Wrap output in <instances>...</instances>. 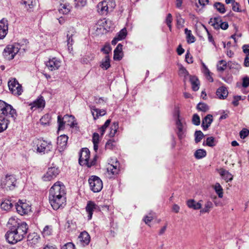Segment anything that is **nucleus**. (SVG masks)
<instances>
[{
	"label": "nucleus",
	"instance_id": "obj_1",
	"mask_svg": "<svg viewBox=\"0 0 249 249\" xmlns=\"http://www.w3.org/2000/svg\"><path fill=\"white\" fill-rule=\"evenodd\" d=\"M17 115L16 109L11 105L0 100V116H2L7 120L11 119L15 121Z\"/></svg>",
	"mask_w": 249,
	"mask_h": 249
},
{
	"label": "nucleus",
	"instance_id": "obj_2",
	"mask_svg": "<svg viewBox=\"0 0 249 249\" xmlns=\"http://www.w3.org/2000/svg\"><path fill=\"white\" fill-rule=\"evenodd\" d=\"M8 225H11L12 227H15L21 236L25 237L28 230V225L24 221L18 219L15 216H12L9 219Z\"/></svg>",
	"mask_w": 249,
	"mask_h": 249
},
{
	"label": "nucleus",
	"instance_id": "obj_3",
	"mask_svg": "<svg viewBox=\"0 0 249 249\" xmlns=\"http://www.w3.org/2000/svg\"><path fill=\"white\" fill-rule=\"evenodd\" d=\"M9 230L6 232L5 237L7 242L11 244H15L23 239V236L21 235L19 232L16 230L15 227H12L8 225Z\"/></svg>",
	"mask_w": 249,
	"mask_h": 249
},
{
	"label": "nucleus",
	"instance_id": "obj_4",
	"mask_svg": "<svg viewBox=\"0 0 249 249\" xmlns=\"http://www.w3.org/2000/svg\"><path fill=\"white\" fill-rule=\"evenodd\" d=\"M115 6L114 0H104L98 4L97 8L98 13L104 15L112 11Z\"/></svg>",
	"mask_w": 249,
	"mask_h": 249
},
{
	"label": "nucleus",
	"instance_id": "obj_5",
	"mask_svg": "<svg viewBox=\"0 0 249 249\" xmlns=\"http://www.w3.org/2000/svg\"><path fill=\"white\" fill-rule=\"evenodd\" d=\"M68 122V125L71 127H74L77 125L75 117L72 115H66L63 118L60 115L57 117V123L58 124V130H63L64 128L65 124Z\"/></svg>",
	"mask_w": 249,
	"mask_h": 249
},
{
	"label": "nucleus",
	"instance_id": "obj_6",
	"mask_svg": "<svg viewBox=\"0 0 249 249\" xmlns=\"http://www.w3.org/2000/svg\"><path fill=\"white\" fill-rule=\"evenodd\" d=\"M19 45L18 43L9 44L4 49L3 55L6 59L12 60L19 52Z\"/></svg>",
	"mask_w": 249,
	"mask_h": 249
},
{
	"label": "nucleus",
	"instance_id": "obj_7",
	"mask_svg": "<svg viewBox=\"0 0 249 249\" xmlns=\"http://www.w3.org/2000/svg\"><path fill=\"white\" fill-rule=\"evenodd\" d=\"M49 202L53 209L58 210L66 202V196H60L49 193Z\"/></svg>",
	"mask_w": 249,
	"mask_h": 249
},
{
	"label": "nucleus",
	"instance_id": "obj_8",
	"mask_svg": "<svg viewBox=\"0 0 249 249\" xmlns=\"http://www.w3.org/2000/svg\"><path fill=\"white\" fill-rule=\"evenodd\" d=\"M90 152L88 148H83L81 150L79 159V163L81 165H86L90 167L95 164L96 160L89 161Z\"/></svg>",
	"mask_w": 249,
	"mask_h": 249
},
{
	"label": "nucleus",
	"instance_id": "obj_9",
	"mask_svg": "<svg viewBox=\"0 0 249 249\" xmlns=\"http://www.w3.org/2000/svg\"><path fill=\"white\" fill-rule=\"evenodd\" d=\"M17 179L13 175H6L1 179V186L3 188L12 190L16 185Z\"/></svg>",
	"mask_w": 249,
	"mask_h": 249
},
{
	"label": "nucleus",
	"instance_id": "obj_10",
	"mask_svg": "<svg viewBox=\"0 0 249 249\" xmlns=\"http://www.w3.org/2000/svg\"><path fill=\"white\" fill-rule=\"evenodd\" d=\"M90 189L94 193L100 192L103 188V182L97 176H92L89 179Z\"/></svg>",
	"mask_w": 249,
	"mask_h": 249
},
{
	"label": "nucleus",
	"instance_id": "obj_11",
	"mask_svg": "<svg viewBox=\"0 0 249 249\" xmlns=\"http://www.w3.org/2000/svg\"><path fill=\"white\" fill-rule=\"evenodd\" d=\"M177 126V134L178 138L181 140L185 136V123L180 118L179 111H177V120L176 122Z\"/></svg>",
	"mask_w": 249,
	"mask_h": 249
},
{
	"label": "nucleus",
	"instance_id": "obj_12",
	"mask_svg": "<svg viewBox=\"0 0 249 249\" xmlns=\"http://www.w3.org/2000/svg\"><path fill=\"white\" fill-rule=\"evenodd\" d=\"M8 86L9 90L13 94L18 96L22 94L23 92L22 86L16 78L10 80Z\"/></svg>",
	"mask_w": 249,
	"mask_h": 249
},
{
	"label": "nucleus",
	"instance_id": "obj_13",
	"mask_svg": "<svg viewBox=\"0 0 249 249\" xmlns=\"http://www.w3.org/2000/svg\"><path fill=\"white\" fill-rule=\"evenodd\" d=\"M49 193L66 196L65 187L62 182L57 181L50 188Z\"/></svg>",
	"mask_w": 249,
	"mask_h": 249
},
{
	"label": "nucleus",
	"instance_id": "obj_14",
	"mask_svg": "<svg viewBox=\"0 0 249 249\" xmlns=\"http://www.w3.org/2000/svg\"><path fill=\"white\" fill-rule=\"evenodd\" d=\"M15 207L17 212L21 215L27 214L31 211V206L20 200L15 203Z\"/></svg>",
	"mask_w": 249,
	"mask_h": 249
},
{
	"label": "nucleus",
	"instance_id": "obj_15",
	"mask_svg": "<svg viewBox=\"0 0 249 249\" xmlns=\"http://www.w3.org/2000/svg\"><path fill=\"white\" fill-rule=\"evenodd\" d=\"M59 171L55 167L49 168L47 173L43 176L42 178L44 181H50L55 178L59 174Z\"/></svg>",
	"mask_w": 249,
	"mask_h": 249
},
{
	"label": "nucleus",
	"instance_id": "obj_16",
	"mask_svg": "<svg viewBox=\"0 0 249 249\" xmlns=\"http://www.w3.org/2000/svg\"><path fill=\"white\" fill-rule=\"evenodd\" d=\"M46 65L51 71L57 70L61 66V61L58 59L53 57L50 59L46 62Z\"/></svg>",
	"mask_w": 249,
	"mask_h": 249
},
{
	"label": "nucleus",
	"instance_id": "obj_17",
	"mask_svg": "<svg viewBox=\"0 0 249 249\" xmlns=\"http://www.w3.org/2000/svg\"><path fill=\"white\" fill-rule=\"evenodd\" d=\"M99 208L98 206L96 204L91 201L88 202L87 206L86 207V210L88 213V220L91 219L93 212Z\"/></svg>",
	"mask_w": 249,
	"mask_h": 249
},
{
	"label": "nucleus",
	"instance_id": "obj_18",
	"mask_svg": "<svg viewBox=\"0 0 249 249\" xmlns=\"http://www.w3.org/2000/svg\"><path fill=\"white\" fill-rule=\"evenodd\" d=\"M68 137L66 135H61L57 138V148L61 152L66 147Z\"/></svg>",
	"mask_w": 249,
	"mask_h": 249
},
{
	"label": "nucleus",
	"instance_id": "obj_19",
	"mask_svg": "<svg viewBox=\"0 0 249 249\" xmlns=\"http://www.w3.org/2000/svg\"><path fill=\"white\" fill-rule=\"evenodd\" d=\"M8 21L2 18L0 20V39L4 38L8 33Z\"/></svg>",
	"mask_w": 249,
	"mask_h": 249
},
{
	"label": "nucleus",
	"instance_id": "obj_20",
	"mask_svg": "<svg viewBox=\"0 0 249 249\" xmlns=\"http://www.w3.org/2000/svg\"><path fill=\"white\" fill-rule=\"evenodd\" d=\"M40 236L36 232L30 233L27 236V242L31 246L37 244L40 240Z\"/></svg>",
	"mask_w": 249,
	"mask_h": 249
},
{
	"label": "nucleus",
	"instance_id": "obj_21",
	"mask_svg": "<svg viewBox=\"0 0 249 249\" xmlns=\"http://www.w3.org/2000/svg\"><path fill=\"white\" fill-rule=\"evenodd\" d=\"M52 146L51 142H47L43 141L41 142L38 145L37 151L39 153L43 152V153H47L51 150Z\"/></svg>",
	"mask_w": 249,
	"mask_h": 249
},
{
	"label": "nucleus",
	"instance_id": "obj_22",
	"mask_svg": "<svg viewBox=\"0 0 249 249\" xmlns=\"http://www.w3.org/2000/svg\"><path fill=\"white\" fill-rule=\"evenodd\" d=\"M45 105V102L42 97L38 98L33 103L30 104L31 106V109L32 110H35L36 109L39 108H44Z\"/></svg>",
	"mask_w": 249,
	"mask_h": 249
},
{
	"label": "nucleus",
	"instance_id": "obj_23",
	"mask_svg": "<svg viewBox=\"0 0 249 249\" xmlns=\"http://www.w3.org/2000/svg\"><path fill=\"white\" fill-rule=\"evenodd\" d=\"M90 108L94 120H96L99 117L104 116L106 114L105 110L98 109L95 106H90Z\"/></svg>",
	"mask_w": 249,
	"mask_h": 249
},
{
	"label": "nucleus",
	"instance_id": "obj_24",
	"mask_svg": "<svg viewBox=\"0 0 249 249\" xmlns=\"http://www.w3.org/2000/svg\"><path fill=\"white\" fill-rule=\"evenodd\" d=\"M78 239L83 246L88 245L90 240L89 234L86 231L82 232L78 236Z\"/></svg>",
	"mask_w": 249,
	"mask_h": 249
},
{
	"label": "nucleus",
	"instance_id": "obj_25",
	"mask_svg": "<svg viewBox=\"0 0 249 249\" xmlns=\"http://www.w3.org/2000/svg\"><path fill=\"white\" fill-rule=\"evenodd\" d=\"M107 172L108 174L112 175H116L119 171V163L118 161L113 164H108L107 168Z\"/></svg>",
	"mask_w": 249,
	"mask_h": 249
},
{
	"label": "nucleus",
	"instance_id": "obj_26",
	"mask_svg": "<svg viewBox=\"0 0 249 249\" xmlns=\"http://www.w3.org/2000/svg\"><path fill=\"white\" fill-rule=\"evenodd\" d=\"M213 122V116L208 114L202 120V127L204 130H206L210 126Z\"/></svg>",
	"mask_w": 249,
	"mask_h": 249
},
{
	"label": "nucleus",
	"instance_id": "obj_27",
	"mask_svg": "<svg viewBox=\"0 0 249 249\" xmlns=\"http://www.w3.org/2000/svg\"><path fill=\"white\" fill-rule=\"evenodd\" d=\"M202 200L199 202H196L194 199H189L187 201V205L190 208L193 209L194 210H199L201 208L202 204L200 203Z\"/></svg>",
	"mask_w": 249,
	"mask_h": 249
},
{
	"label": "nucleus",
	"instance_id": "obj_28",
	"mask_svg": "<svg viewBox=\"0 0 249 249\" xmlns=\"http://www.w3.org/2000/svg\"><path fill=\"white\" fill-rule=\"evenodd\" d=\"M221 21V17L217 16L213 18H211L209 21V24L213 26L215 29L218 30L219 24Z\"/></svg>",
	"mask_w": 249,
	"mask_h": 249
},
{
	"label": "nucleus",
	"instance_id": "obj_29",
	"mask_svg": "<svg viewBox=\"0 0 249 249\" xmlns=\"http://www.w3.org/2000/svg\"><path fill=\"white\" fill-rule=\"evenodd\" d=\"M228 94V91L227 88L225 87L219 88L216 91V95L219 99H224L227 97Z\"/></svg>",
	"mask_w": 249,
	"mask_h": 249
},
{
	"label": "nucleus",
	"instance_id": "obj_30",
	"mask_svg": "<svg viewBox=\"0 0 249 249\" xmlns=\"http://www.w3.org/2000/svg\"><path fill=\"white\" fill-rule=\"evenodd\" d=\"M10 123V120L5 118L2 116H0V133L5 130Z\"/></svg>",
	"mask_w": 249,
	"mask_h": 249
},
{
	"label": "nucleus",
	"instance_id": "obj_31",
	"mask_svg": "<svg viewBox=\"0 0 249 249\" xmlns=\"http://www.w3.org/2000/svg\"><path fill=\"white\" fill-rule=\"evenodd\" d=\"M21 3L28 11H31L36 4V0H21Z\"/></svg>",
	"mask_w": 249,
	"mask_h": 249
},
{
	"label": "nucleus",
	"instance_id": "obj_32",
	"mask_svg": "<svg viewBox=\"0 0 249 249\" xmlns=\"http://www.w3.org/2000/svg\"><path fill=\"white\" fill-rule=\"evenodd\" d=\"M190 80L194 91H197L199 89V82L197 78L195 76L190 75Z\"/></svg>",
	"mask_w": 249,
	"mask_h": 249
},
{
	"label": "nucleus",
	"instance_id": "obj_33",
	"mask_svg": "<svg viewBox=\"0 0 249 249\" xmlns=\"http://www.w3.org/2000/svg\"><path fill=\"white\" fill-rule=\"evenodd\" d=\"M13 206V203L11 199H5L3 200L0 205L1 208L5 211L9 210Z\"/></svg>",
	"mask_w": 249,
	"mask_h": 249
},
{
	"label": "nucleus",
	"instance_id": "obj_34",
	"mask_svg": "<svg viewBox=\"0 0 249 249\" xmlns=\"http://www.w3.org/2000/svg\"><path fill=\"white\" fill-rule=\"evenodd\" d=\"M220 175L226 181V182L230 181L232 180V176L228 171L221 169L219 172Z\"/></svg>",
	"mask_w": 249,
	"mask_h": 249
},
{
	"label": "nucleus",
	"instance_id": "obj_35",
	"mask_svg": "<svg viewBox=\"0 0 249 249\" xmlns=\"http://www.w3.org/2000/svg\"><path fill=\"white\" fill-rule=\"evenodd\" d=\"M92 141L93 143V149L95 152H97L98 149V143L100 141V136L98 133L94 132L93 134Z\"/></svg>",
	"mask_w": 249,
	"mask_h": 249
},
{
	"label": "nucleus",
	"instance_id": "obj_36",
	"mask_svg": "<svg viewBox=\"0 0 249 249\" xmlns=\"http://www.w3.org/2000/svg\"><path fill=\"white\" fill-rule=\"evenodd\" d=\"M100 67L105 70H107L110 67V58L108 55H107L102 60Z\"/></svg>",
	"mask_w": 249,
	"mask_h": 249
},
{
	"label": "nucleus",
	"instance_id": "obj_37",
	"mask_svg": "<svg viewBox=\"0 0 249 249\" xmlns=\"http://www.w3.org/2000/svg\"><path fill=\"white\" fill-rule=\"evenodd\" d=\"M213 207V203L210 201H207L204 205V207L200 210V213H208Z\"/></svg>",
	"mask_w": 249,
	"mask_h": 249
},
{
	"label": "nucleus",
	"instance_id": "obj_38",
	"mask_svg": "<svg viewBox=\"0 0 249 249\" xmlns=\"http://www.w3.org/2000/svg\"><path fill=\"white\" fill-rule=\"evenodd\" d=\"M70 10L71 6L69 4L63 3L60 4V7L59 9V12L60 13H62L63 14H67L70 12Z\"/></svg>",
	"mask_w": 249,
	"mask_h": 249
},
{
	"label": "nucleus",
	"instance_id": "obj_39",
	"mask_svg": "<svg viewBox=\"0 0 249 249\" xmlns=\"http://www.w3.org/2000/svg\"><path fill=\"white\" fill-rule=\"evenodd\" d=\"M185 33L186 35V38L188 43H192L195 41V37L192 34L191 30H188L187 28L185 29Z\"/></svg>",
	"mask_w": 249,
	"mask_h": 249
},
{
	"label": "nucleus",
	"instance_id": "obj_40",
	"mask_svg": "<svg viewBox=\"0 0 249 249\" xmlns=\"http://www.w3.org/2000/svg\"><path fill=\"white\" fill-rule=\"evenodd\" d=\"M51 118V116L49 114H46L40 119V123L44 126L49 125L50 124Z\"/></svg>",
	"mask_w": 249,
	"mask_h": 249
},
{
	"label": "nucleus",
	"instance_id": "obj_41",
	"mask_svg": "<svg viewBox=\"0 0 249 249\" xmlns=\"http://www.w3.org/2000/svg\"><path fill=\"white\" fill-rule=\"evenodd\" d=\"M176 18L178 27V28L183 27L185 21L184 19L181 18L180 14L177 13L176 14Z\"/></svg>",
	"mask_w": 249,
	"mask_h": 249
},
{
	"label": "nucleus",
	"instance_id": "obj_42",
	"mask_svg": "<svg viewBox=\"0 0 249 249\" xmlns=\"http://www.w3.org/2000/svg\"><path fill=\"white\" fill-rule=\"evenodd\" d=\"M194 156L196 159H202L206 156V151L203 149H198L195 152Z\"/></svg>",
	"mask_w": 249,
	"mask_h": 249
},
{
	"label": "nucleus",
	"instance_id": "obj_43",
	"mask_svg": "<svg viewBox=\"0 0 249 249\" xmlns=\"http://www.w3.org/2000/svg\"><path fill=\"white\" fill-rule=\"evenodd\" d=\"M217 143V141L213 137H209L206 139V145L210 147H213Z\"/></svg>",
	"mask_w": 249,
	"mask_h": 249
},
{
	"label": "nucleus",
	"instance_id": "obj_44",
	"mask_svg": "<svg viewBox=\"0 0 249 249\" xmlns=\"http://www.w3.org/2000/svg\"><path fill=\"white\" fill-rule=\"evenodd\" d=\"M213 188L219 198L223 197V188L219 183H216L213 186Z\"/></svg>",
	"mask_w": 249,
	"mask_h": 249
},
{
	"label": "nucleus",
	"instance_id": "obj_45",
	"mask_svg": "<svg viewBox=\"0 0 249 249\" xmlns=\"http://www.w3.org/2000/svg\"><path fill=\"white\" fill-rule=\"evenodd\" d=\"M227 63L226 61L222 60L217 63V70L218 71L223 72L226 68Z\"/></svg>",
	"mask_w": 249,
	"mask_h": 249
},
{
	"label": "nucleus",
	"instance_id": "obj_46",
	"mask_svg": "<svg viewBox=\"0 0 249 249\" xmlns=\"http://www.w3.org/2000/svg\"><path fill=\"white\" fill-rule=\"evenodd\" d=\"M214 7L216 8L217 11L221 14H224L226 12V9L224 5L219 2H215L214 5Z\"/></svg>",
	"mask_w": 249,
	"mask_h": 249
},
{
	"label": "nucleus",
	"instance_id": "obj_47",
	"mask_svg": "<svg viewBox=\"0 0 249 249\" xmlns=\"http://www.w3.org/2000/svg\"><path fill=\"white\" fill-rule=\"evenodd\" d=\"M119 127V124L118 122L113 123L112 125L110 128V133L109 136L110 137H113L117 131V129Z\"/></svg>",
	"mask_w": 249,
	"mask_h": 249
},
{
	"label": "nucleus",
	"instance_id": "obj_48",
	"mask_svg": "<svg viewBox=\"0 0 249 249\" xmlns=\"http://www.w3.org/2000/svg\"><path fill=\"white\" fill-rule=\"evenodd\" d=\"M196 108L199 111L202 112H206L209 109V106L204 103H198L197 105Z\"/></svg>",
	"mask_w": 249,
	"mask_h": 249
},
{
	"label": "nucleus",
	"instance_id": "obj_49",
	"mask_svg": "<svg viewBox=\"0 0 249 249\" xmlns=\"http://www.w3.org/2000/svg\"><path fill=\"white\" fill-rule=\"evenodd\" d=\"M179 66V74L184 76V79H186L188 76H189L188 71L182 65H180Z\"/></svg>",
	"mask_w": 249,
	"mask_h": 249
},
{
	"label": "nucleus",
	"instance_id": "obj_50",
	"mask_svg": "<svg viewBox=\"0 0 249 249\" xmlns=\"http://www.w3.org/2000/svg\"><path fill=\"white\" fill-rule=\"evenodd\" d=\"M110 119H108L107 120L105 124L101 126L99 128V130H100V133L101 134V136H102L105 131H106V129L108 127V126H109L110 123Z\"/></svg>",
	"mask_w": 249,
	"mask_h": 249
},
{
	"label": "nucleus",
	"instance_id": "obj_51",
	"mask_svg": "<svg viewBox=\"0 0 249 249\" xmlns=\"http://www.w3.org/2000/svg\"><path fill=\"white\" fill-rule=\"evenodd\" d=\"M195 142L198 143L201 141L204 135L200 130H197L195 133Z\"/></svg>",
	"mask_w": 249,
	"mask_h": 249
},
{
	"label": "nucleus",
	"instance_id": "obj_52",
	"mask_svg": "<svg viewBox=\"0 0 249 249\" xmlns=\"http://www.w3.org/2000/svg\"><path fill=\"white\" fill-rule=\"evenodd\" d=\"M52 233V227L51 226H46L42 231V234L44 236H49Z\"/></svg>",
	"mask_w": 249,
	"mask_h": 249
},
{
	"label": "nucleus",
	"instance_id": "obj_53",
	"mask_svg": "<svg viewBox=\"0 0 249 249\" xmlns=\"http://www.w3.org/2000/svg\"><path fill=\"white\" fill-rule=\"evenodd\" d=\"M122 49H123V45L120 43L119 44L114 51L113 59H119L120 58L119 57H117L116 53H122Z\"/></svg>",
	"mask_w": 249,
	"mask_h": 249
},
{
	"label": "nucleus",
	"instance_id": "obj_54",
	"mask_svg": "<svg viewBox=\"0 0 249 249\" xmlns=\"http://www.w3.org/2000/svg\"><path fill=\"white\" fill-rule=\"evenodd\" d=\"M172 20H173V18H172V15L170 13L168 14L167 15L166 18L165 22H166V24H167V25L168 26V27H169V30L170 31H172L171 23H172Z\"/></svg>",
	"mask_w": 249,
	"mask_h": 249
},
{
	"label": "nucleus",
	"instance_id": "obj_55",
	"mask_svg": "<svg viewBox=\"0 0 249 249\" xmlns=\"http://www.w3.org/2000/svg\"><path fill=\"white\" fill-rule=\"evenodd\" d=\"M220 77L225 82L228 84H231L233 80L232 76L231 74H228L226 76H221Z\"/></svg>",
	"mask_w": 249,
	"mask_h": 249
},
{
	"label": "nucleus",
	"instance_id": "obj_56",
	"mask_svg": "<svg viewBox=\"0 0 249 249\" xmlns=\"http://www.w3.org/2000/svg\"><path fill=\"white\" fill-rule=\"evenodd\" d=\"M192 122H193V124H194L196 125H198L200 124V118L197 114H194V115L193 116V118H192Z\"/></svg>",
	"mask_w": 249,
	"mask_h": 249
},
{
	"label": "nucleus",
	"instance_id": "obj_57",
	"mask_svg": "<svg viewBox=\"0 0 249 249\" xmlns=\"http://www.w3.org/2000/svg\"><path fill=\"white\" fill-rule=\"evenodd\" d=\"M127 35L126 30L124 28L122 29L120 32L119 33V34L118 35V37L119 39L122 40Z\"/></svg>",
	"mask_w": 249,
	"mask_h": 249
},
{
	"label": "nucleus",
	"instance_id": "obj_58",
	"mask_svg": "<svg viewBox=\"0 0 249 249\" xmlns=\"http://www.w3.org/2000/svg\"><path fill=\"white\" fill-rule=\"evenodd\" d=\"M101 51L104 53L108 55L111 51V48L109 44L106 45L103 48L101 49Z\"/></svg>",
	"mask_w": 249,
	"mask_h": 249
},
{
	"label": "nucleus",
	"instance_id": "obj_59",
	"mask_svg": "<svg viewBox=\"0 0 249 249\" xmlns=\"http://www.w3.org/2000/svg\"><path fill=\"white\" fill-rule=\"evenodd\" d=\"M185 60L188 64H191L193 62V57L190 55L189 51H188L185 54Z\"/></svg>",
	"mask_w": 249,
	"mask_h": 249
},
{
	"label": "nucleus",
	"instance_id": "obj_60",
	"mask_svg": "<svg viewBox=\"0 0 249 249\" xmlns=\"http://www.w3.org/2000/svg\"><path fill=\"white\" fill-rule=\"evenodd\" d=\"M75 6L83 7L86 4V0H75Z\"/></svg>",
	"mask_w": 249,
	"mask_h": 249
},
{
	"label": "nucleus",
	"instance_id": "obj_61",
	"mask_svg": "<svg viewBox=\"0 0 249 249\" xmlns=\"http://www.w3.org/2000/svg\"><path fill=\"white\" fill-rule=\"evenodd\" d=\"M61 249H75L74 245L71 243H68L64 245L61 248Z\"/></svg>",
	"mask_w": 249,
	"mask_h": 249
},
{
	"label": "nucleus",
	"instance_id": "obj_62",
	"mask_svg": "<svg viewBox=\"0 0 249 249\" xmlns=\"http://www.w3.org/2000/svg\"><path fill=\"white\" fill-rule=\"evenodd\" d=\"M249 131L247 129L242 130L240 132V136L241 139H245L248 136Z\"/></svg>",
	"mask_w": 249,
	"mask_h": 249
},
{
	"label": "nucleus",
	"instance_id": "obj_63",
	"mask_svg": "<svg viewBox=\"0 0 249 249\" xmlns=\"http://www.w3.org/2000/svg\"><path fill=\"white\" fill-rule=\"evenodd\" d=\"M229 27V24L227 22H222V20L220 22V24H219V29L220 28L222 29V30H226Z\"/></svg>",
	"mask_w": 249,
	"mask_h": 249
},
{
	"label": "nucleus",
	"instance_id": "obj_64",
	"mask_svg": "<svg viewBox=\"0 0 249 249\" xmlns=\"http://www.w3.org/2000/svg\"><path fill=\"white\" fill-rule=\"evenodd\" d=\"M249 86V77H245L243 79L242 86L247 88Z\"/></svg>",
	"mask_w": 249,
	"mask_h": 249
}]
</instances>
